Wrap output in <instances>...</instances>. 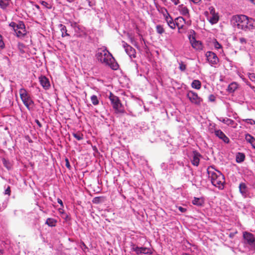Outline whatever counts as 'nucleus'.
<instances>
[{
    "label": "nucleus",
    "mask_w": 255,
    "mask_h": 255,
    "mask_svg": "<svg viewBox=\"0 0 255 255\" xmlns=\"http://www.w3.org/2000/svg\"><path fill=\"white\" fill-rule=\"evenodd\" d=\"M235 26L244 31H249L255 28V20L245 15H237L233 17Z\"/></svg>",
    "instance_id": "1"
},
{
    "label": "nucleus",
    "mask_w": 255,
    "mask_h": 255,
    "mask_svg": "<svg viewBox=\"0 0 255 255\" xmlns=\"http://www.w3.org/2000/svg\"><path fill=\"white\" fill-rule=\"evenodd\" d=\"M96 56L99 61L109 66L113 70L118 69V64L112 54L106 48H99L97 52Z\"/></svg>",
    "instance_id": "2"
},
{
    "label": "nucleus",
    "mask_w": 255,
    "mask_h": 255,
    "mask_svg": "<svg viewBox=\"0 0 255 255\" xmlns=\"http://www.w3.org/2000/svg\"><path fill=\"white\" fill-rule=\"evenodd\" d=\"M207 172L212 184L219 189H223L225 181L224 176L221 172L215 170L212 167L208 168Z\"/></svg>",
    "instance_id": "3"
},
{
    "label": "nucleus",
    "mask_w": 255,
    "mask_h": 255,
    "mask_svg": "<svg viewBox=\"0 0 255 255\" xmlns=\"http://www.w3.org/2000/svg\"><path fill=\"white\" fill-rule=\"evenodd\" d=\"M9 26L12 28L16 36L18 38H22L24 37L27 33L25 24L22 21H18L17 23L13 21L11 22L9 24Z\"/></svg>",
    "instance_id": "4"
},
{
    "label": "nucleus",
    "mask_w": 255,
    "mask_h": 255,
    "mask_svg": "<svg viewBox=\"0 0 255 255\" xmlns=\"http://www.w3.org/2000/svg\"><path fill=\"white\" fill-rule=\"evenodd\" d=\"M109 98L116 113L123 114L125 112L124 107L121 103L119 97L110 92Z\"/></svg>",
    "instance_id": "5"
},
{
    "label": "nucleus",
    "mask_w": 255,
    "mask_h": 255,
    "mask_svg": "<svg viewBox=\"0 0 255 255\" xmlns=\"http://www.w3.org/2000/svg\"><path fill=\"white\" fill-rule=\"evenodd\" d=\"M19 95L23 104L28 110H31L33 108L34 102L31 99L30 95L23 88L19 90Z\"/></svg>",
    "instance_id": "6"
},
{
    "label": "nucleus",
    "mask_w": 255,
    "mask_h": 255,
    "mask_svg": "<svg viewBox=\"0 0 255 255\" xmlns=\"http://www.w3.org/2000/svg\"><path fill=\"white\" fill-rule=\"evenodd\" d=\"M245 244L249 245L251 248L255 250V238L254 235L249 232H244L243 235Z\"/></svg>",
    "instance_id": "7"
},
{
    "label": "nucleus",
    "mask_w": 255,
    "mask_h": 255,
    "mask_svg": "<svg viewBox=\"0 0 255 255\" xmlns=\"http://www.w3.org/2000/svg\"><path fill=\"white\" fill-rule=\"evenodd\" d=\"M131 250L132 251L135 252L137 255H150L152 253L151 250L149 248L145 247H138L133 244L131 246Z\"/></svg>",
    "instance_id": "8"
},
{
    "label": "nucleus",
    "mask_w": 255,
    "mask_h": 255,
    "mask_svg": "<svg viewBox=\"0 0 255 255\" xmlns=\"http://www.w3.org/2000/svg\"><path fill=\"white\" fill-rule=\"evenodd\" d=\"M207 61L211 66H214L219 62V59L217 55L212 51H207L205 54Z\"/></svg>",
    "instance_id": "9"
},
{
    "label": "nucleus",
    "mask_w": 255,
    "mask_h": 255,
    "mask_svg": "<svg viewBox=\"0 0 255 255\" xmlns=\"http://www.w3.org/2000/svg\"><path fill=\"white\" fill-rule=\"evenodd\" d=\"M186 96L190 102L196 105H200L202 101V99L198 96V94L192 91H188L186 94Z\"/></svg>",
    "instance_id": "10"
},
{
    "label": "nucleus",
    "mask_w": 255,
    "mask_h": 255,
    "mask_svg": "<svg viewBox=\"0 0 255 255\" xmlns=\"http://www.w3.org/2000/svg\"><path fill=\"white\" fill-rule=\"evenodd\" d=\"M123 46L125 49L127 54L130 57V58H135L136 55L135 50L131 46L128 44L124 41L122 42Z\"/></svg>",
    "instance_id": "11"
},
{
    "label": "nucleus",
    "mask_w": 255,
    "mask_h": 255,
    "mask_svg": "<svg viewBox=\"0 0 255 255\" xmlns=\"http://www.w3.org/2000/svg\"><path fill=\"white\" fill-rule=\"evenodd\" d=\"M165 10L166 11V14H163V15L164 16L165 19L168 24V25L171 28V29H174L176 27V23L175 21L174 22L172 17L170 15V14L168 13L167 10L165 9Z\"/></svg>",
    "instance_id": "12"
},
{
    "label": "nucleus",
    "mask_w": 255,
    "mask_h": 255,
    "mask_svg": "<svg viewBox=\"0 0 255 255\" xmlns=\"http://www.w3.org/2000/svg\"><path fill=\"white\" fill-rule=\"evenodd\" d=\"M215 135L220 139H222L225 143H228L230 141L229 138L225 134V133L220 129L215 130Z\"/></svg>",
    "instance_id": "13"
},
{
    "label": "nucleus",
    "mask_w": 255,
    "mask_h": 255,
    "mask_svg": "<svg viewBox=\"0 0 255 255\" xmlns=\"http://www.w3.org/2000/svg\"><path fill=\"white\" fill-rule=\"evenodd\" d=\"M239 191L242 195L246 198L249 194L248 188L244 183H241L239 185Z\"/></svg>",
    "instance_id": "14"
},
{
    "label": "nucleus",
    "mask_w": 255,
    "mask_h": 255,
    "mask_svg": "<svg viewBox=\"0 0 255 255\" xmlns=\"http://www.w3.org/2000/svg\"><path fill=\"white\" fill-rule=\"evenodd\" d=\"M200 156L201 155L198 152L196 151L193 152L192 159H191V163L193 165L196 166H198Z\"/></svg>",
    "instance_id": "15"
},
{
    "label": "nucleus",
    "mask_w": 255,
    "mask_h": 255,
    "mask_svg": "<svg viewBox=\"0 0 255 255\" xmlns=\"http://www.w3.org/2000/svg\"><path fill=\"white\" fill-rule=\"evenodd\" d=\"M189 39L190 41V43H191L192 46L197 50H200L202 49V44L199 41L196 40L195 38L194 37L191 38V36H189Z\"/></svg>",
    "instance_id": "16"
},
{
    "label": "nucleus",
    "mask_w": 255,
    "mask_h": 255,
    "mask_svg": "<svg viewBox=\"0 0 255 255\" xmlns=\"http://www.w3.org/2000/svg\"><path fill=\"white\" fill-rule=\"evenodd\" d=\"M39 81L41 86L45 89H48L50 87V83L48 79L45 76L39 78Z\"/></svg>",
    "instance_id": "17"
},
{
    "label": "nucleus",
    "mask_w": 255,
    "mask_h": 255,
    "mask_svg": "<svg viewBox=\"0 0 255 255\" xmlns=\"http://www.w3.org/2000/svg\"><path fill=\"white\" fill-rule=\"evenodd\" d=\"M178 9L180 13L187 17H189V12L188 8L183 4L180 5L178 7Z\"/></svg>",
    "instance_id": "18"
},
{
    "label": "nucleus",
    "mask_w": 255,
    "mask_h": 255,
    "mask_svg": "<svg viewBox=\"0 0 255 255\" xmlns=\"http://www.w3.org/2000/svg\"><path fill=\"white\" fill-rule=\"evenodd\" d=\"M185 21V19L182 17H178L175 19L176 26L179 29L182 28Z\"/></svg>",
    "instance_id": "19"
},
{
    "label": "nucleus",
    "mask_w": 255,
    "mask_h": 255,
    "mask_svg": "<svg viewBox=\"0 0 255 255\" xmlns=\"http://www.w3.org/2000/svg\"><path fill=\"white\" fill-rule=\"evenodd\" d=\"M238 85L236 82L231 83L228 87L227 90L229 93H234L238 88Z\"/></svg>",
    "instance_id": "20"
},
{
    "label": "nucleus",
    "mask_w": 255,
    "mask_h": 255,
    "mask_svg": "<svg viewBox=\"0 0 255 255\" xmlns=\"http://www.w3.org/2000/svg\"><path fill=\"white\" fill-rule=\"evenodd\" d=\"M192 203L198 206H202L204 203V199L202 198L194 197Z\"/></svg>",
    "instance_id": "21"
},
{
    "label": "nucleus",
    "mask_w": 255,
    "mask_h": 255,
    "mask_svg": "<svg viewBox=\"0 0 255 255\" xmlns=\"http://www.w3.org/2000/svg\"><path fill=\"white\" fill-rule=\"evenodd\" d=\"M57 222L56 220L53 218H48L46 221L45 224L49 227H53L56 226Z\"/></svg>",
    "instance_id": "22"
},
{
    "label": "nucleus",
    "mask_w": 255,
    "mask_h": 255,
    "mask_svg": "<svg viewBox=\"0 0 255 255\" xmlns=\"http://www.w3.org/2000/svg\"><path fill=\"white\" fill-rule=\"evenodd\" d=\"M245 155L244 153L238 152L236 156V160L238 163H241L244 161Z\"/></svg>",
    "instance_id": "23"
},
{
    "label": "nucleus",
    "mask_w": 255,
    "mask_h": 255,
    "mask_svg": "<svg viewBox=\"0 0 255 255\" xmlns=\"http://www.w3.org/2000/svg\"><path fill=\"white\" fill-rule=\"evenodd\" d=\"M191 87L197 90H199L201 87V83L199 80H194L191 83Z\"/></svg>",
    "instance_id": "24"
},
{
    "label": "nucleus",
    "mask_w": 255,
    "mask_h": 255,
    "mask_svg": "<svg viewBox=\"0 0 255 255\" xmlns=\"http://www.w3.org/2000/svg\"><path fill=\"white\" fill-rule=\"evenodd\" d=\"M59 27L60 28V31L61 32L62 37L69 36V34L67 32V29L65 25L60 24L59 25Z\"/></svg>",
    "instance_id": "25"
},
{
    "label": "nucleus",
    "mask_w": 255,
    "mask_h": 255,
    "mask_svg": "<svg viewBox=\"0 0 255 255\" xmlns=\"http://www.w3.org/2000/svg\"><path fill=\"white\" fill-rule=\"evenodd\" d=\"M155 28L157 33L160 35L162 34L165 32V29L163 28V25L160 24L156 25Z\"/></svg>",
    "instance_id": "26"
},
{
    "label": "nucleus",
    "mask_w": 255,
    "mask_h": 255,
    "mask_svg": "<svg viewBox=\"0 0 255 255\" xmlns=\"http://www.w3.org/2000/svg\"><path fill=\"white\" fill-rule=\"evenodd\" d=\"M228 126H231L234 128H236L238 126L237 123H236L232 119H229L227 121V123L226 124Z\"/></svg>",
    "instance_id": "27"
},
{
    "label": "nucleus",
    "mask_w": 255,
    "mask_h": 255,
    "mask_svg": "<svg viewBox=\"0 0 255 255\" xmlns=\"http://www.w3.org/2000/svg\"><path fill=\"white\" fill-rule=\"evenodd\" d=\"M105 198L104 197H96L93 200V202L95 204H99L105 201Z\"/></svg>",
    "instance_id": "28"
},
{
    "label": "nucleus",
    "mask_w": 255,
    "mask_h": 255,
    "mask_svg": "<svg viewBox=\"0 0 255 255\" xmlns=\"http://www.w3.org/2000/svg\"><path fill=\"white\" fill-rule=\"evenodd\" d=\"M9 4V0H0V6L5 9Z\"/></svg>",
    "instance_id": "29"
},
{
    "label": "nucleus",
    "mask_w": 255,
    "mask_h": 255,
    "mask_svg": "<svg viewBox=\"0 0 255 255\" xmlns=\"http://www.w3.org/2000/svg\"><path fill=\"white\" fill-rule=\"evenodd\" d=\"M218 20L219 17L218 15L213 13V14L212 15V16L210 17L209 21L212 24H215L218 21Z\"/></svg>",
    "instance_id": "30"
},
{
    "label": "nucleus",
    "mask_w": 255,
    "mask_h": 255,
    "mask_svg": "<svg viewBox=\"0 0 255 255\" xmlns=\"http://www.w3.org/2000/svg\"><path fill=\"white\" fill-rule=\"evenodd\" d=\"M245 139L247 141L250 143L251 144H252V143H253L255 140V138L249 133L246 134Z\"/></svg>",
    "instance_id": "31"
},
{
    "label": "nucleus",
    "mask_w": 255,
    "mask_h": 255,
    "mask_svg": "<svg viewBox=\"0 0 255 255\" xmlns=\"http://www.w3.org/2000/svg\"><path fill=\"white\" fill-rule=\"evenodd\" d=\"M91 100L92 104L95 106L98 105L99 103V101L98 99V97L96 95H92L91 97Z\"/></svg>",
    "instance_id": "32"
},
{
    "label": "nucleus",
    "mask_w": 255,
    "mask_h": 255,
    "mask_svg": "<svg viewBox=\"0 0 255 255\" xmlns=\"http://www.w3.org/2000/svg\"><path fill=\"white\" fill-rule=\"evenodd\" d=\"M73 136L76 138L78 140H81L83 138V135L82 133L77 132L76 133H72Z\"/></svg>",
    "instance_id": "33"
},
{
    "label": "nucleus",
    "mask_w": 255,
    "mask_h": 255,
    "mask_svg": "<svg viewBox=\"0 0 255 255\" xmlns=\"http://www.w3.org/2000/svg\"><path fill=\"white\" fill-rule=\"evenodd\" d=\"M2 163L4 166L7 169H10L11 168V164L8 161H7L5 158H2Z\"/></svg>",
    "instance_id": "34"
},
{
    "label": "nucleus",
    "mask_w": 255,
    "mask_h": 255,
    "mask_svg": "<svg viewBox=\"0 0 255 255\" xmlns=\"http://www.w3.org/2000/svg\"><path fill=\"white\" fill-rule=\"evenodd\" d=\"M40 2L43 6H44L48 9H51L52 8V5L45 1L42 0Z\"/></svg>",
    "instance_id": "35"
},
{
    "label": "nucleus",
    "mask_w": 255,
    "mask_h": 255,
    "mask_svg": "<svg viewBox=\"0 0 255 255\" xmlns=\"http://www.w3.org/2000/svg\"><path fill=\"white\" fill-rule=\"evenodd\" d=\"M248 76L250 80L255 83V73H249Z\"/></svg>",
    "instance_id": "36"
},
{
    "label": "nucleus",
    "mask_w": 255,
    "mask_h": 255,
    "mask_svg": "<svg viewBox=\"0 0 255 255\" xmlns=\"http://www.w3.org/2000/svg\"><path fill=\"white\" fill-rule=\"evenodd\" d=\"M213 45L216 49H222V45L216 40L214 41Z\"/></svg>",
    "instance_id": "37"
},
{
    "label": "nucleus",
    "mask_w": 255,
    "mask_h": 255,
    "mask_svg": "<svg viewBox=\"0 0 255 255\" xmlns=\"http://www.w3.org/2000/svg\"><path fill=\"white\" fill-rule=\"evenodd\" d=\"M179 68L181 71H184L186 69V65L183 62L181 61L179 62Z\"/></svg>",
    "instance_id": "38"
},
{
    "label": "nucleus",
    "mask_w": 255,
    "mask_h": 255,
    "mask_svg": "<svg viewBox=\"0 0 255 255\" xmlns=\"http://www.w3.org/2000/svg\"><path fill=\"white\" fill-rule=\"evenodd\" d=\"M4 47H5V45H4V43L3 39H2V37L0 34V49H3Z\"/></svg>",
    "instance_id": "39"
},
{
    "label": "nucleus",
    "mask_w": 255,
    "mask_h": 255,
    "mask_svg": "<svg viewBox=\"0 0 255 255\" xmlns=\"http://www.w3.org/2000/svg\"><path fill=\"white\" fill-rule=\"evenodd\" d=\"M244 121H245L247 124H250V125H255V121L253 120V119H245L243 120Z\"/></svg>",
    "instance_id": "40"
},
{
    "label": "nucleus",
    "mask_w": 255,
    "mask_h": 255,
    "mask_svg": "<svg viewBox=\"0 0 255 255\" xmlns=\"http://www.w3.org/2000/svg\"><path fill=\"white\" fill-rule=\"evenodd\" d=\"M228 119V118H227L221 117L218 119V120L226 125L227 123Z\"/></svg>",
    "instance_id": "41"
},
{
    "label": "nucleus",
    "mask_w": 255,
    "mask_h": 255,
    "mask_svg": "<svg viewBox=\"0 0 255 255\" xmlns=\"http://www.w3.org/2000/svg\"><path fill=\"white\" fill-rule=\"evenodd\" d=\"M239 40L240 42L242 44H245L247 43V39L244 37H241Z\"/></svg>",
    "instance_id": "42"
},
{
    "label": "nucleus",
    "mask_w": 255,
    "mask_h": 255,
    "mask_svg": "<svg viewBox=\"0 0 255 255\" xmlns=\"http://www.w3.org/2000/svg\"><path fill=\"white\" fill-rule=\"evenodd\" d=\"M244 81H245V82L246 83V84H247L248 86H250V87L252 89H253V90H254V89H255V86H252V85L251 84V83H250V82H249L247 80H246V79H244Z\"/></svg>",
    "instance_id": "43"
},
{
    "label": "nucleus",
    "mask_w": 255,
    "mask_h": 255,
    "mask_svg": "<svg viewBox=\"0 0 255 255\" xmlns=\"http://www.w3.org/2000/svg\"><path fill=\"white\" fill-rule=\"evenodd\" d=\"M216 97L213 95H210L209 96V100L211 102H214L215 101Z\"/></svg>",
    "instance_id": "44"
},
{
    "label": "nucleus",
    "mask_w": 255,
    "mask_h": 255,
    "mask_svg": "<svg viewBox=\"0 0 255 255\" xmlns=\"http://www.w3.org/2000/svg\"><path fill=\"white\" fill-rule=\"evenodd\" d=\"M4 194L6 195H10V188L9 186H8V187L5 189Z\"/></svg>",
    "instance_id": "45"
},
{
    "label": "nucleus",
    "mask_w": 255,
    "mask_h": 255,
    "mask_svg": "<svg viewBox=\"0 0 255 255\" xmlns=\"http://www.w3.org/2000/svg\"><path fill=\"white\" fill-rule=\"evenodd\" d=\"M65 161H66V166L68 168L70 169V168L71 166H70V163H69V162L68 159L67 158H66V160H65Z\"/></svg>",
    "instance_id": "46"
},
{
    "label": "nucleus",
    "mask_w": 255,
    "mask_h": 255,
    "mask_svg": "<svg viewBox=\"0 0 255 255\" xmlns=\"http://www.w3.org/2000/svg\"><path fill=\"white\" fill-rule=\"evenodd\" d=\"M3 60H4L5 62H6V63H7V64L8 65H9V63H10V61H9V58H8L7 57H6V56H4V57H3Z\"/></svg>",
    "instance_id": "47"
},
{
    "label": "nucleus",
    "mask_w": 255,
    "mask_h": 255,
    "mask_svg": "<svg viewBox=\"0 0 255 255\" xmlns=\"http://www.w3.org/2000/svg\"><path fill=\"white\" fill-rule=\"evenodd\" d=\"M57 202H58V203L59 204H60L61 207L62 208H63L64 205H63V202H62V200H61L60 199L58 198V199H57Z\"/></svg>",
    "instance_id": "48"
},
{
    "label": "nucleus",
    "mask_w": 255,
    "mask_h": 255,
    "mask_svg": "<svg viewBox=\"0 0 255 255\" xmlns=\"http://www.w3.org/2000/svg\"><path fill=\"white\" fill-rule=\"evenodd\" d=\"M178 209L179 211H180L182 213L185 212L186 211V209L185 208H184L182 207H179L178 208Z\"/></svg>",
    "instance_id": "49"
},
{
    "label": "nucleus",
    "mask_w": 255,
    "mask_h": 255,
    "mask_svg": "<svg viewBox=\"0 0 255 255\" xmlns=\"http://www.w3.org/2000/svg\"><path fill=\"white\" fill-rule=\"evenodd\" d=\"M210 13L212 15L214 14H215V9L213 7L210 8Z\"/></svg>",
    "instance_id": "50"
},
{
    "label": "nucleus",
    "mask_w": 255,
    "mask_h": 255,
    "mask_svg": "<svg viewBox=\"0 0 255 255\" xmlns=\"http://www.w3.org/2000/svg\"><path fill=\"white\" fill-rule=\"evenodd\" d=\"M88 3L89 5L91 7H92L93 5H95V2H93L92 1H90V0H88Z\"/></svg>",
    "instance_id": "51"
},
{
    "label": "nucleus",
    "mask_w": 255,
    "mask_h": 255,
    "mask_svg": "<svg viewBox=\"0 0 255 255\" xmlns=\"http://www.w3.org/2000/svg\"><path fill=\"white\" fill-rule=\"evenodd\" d=\"M35 123L37 124V125L39 126V127H41L42 125L40 122L38 120H35Z\"/></svg>",
    "instance_id": "52"
},
{
    "label": "nucleus",
    "mask_w": 255,
    "mask_h": 255,
    "mask_svg": "<svg viewBox=\"0 0 255 255\" xmlns=\"http://www.w3.org/2000/svg\"><path fill=\"white\" fill-rule=\"evenodd\" d=\"M175 5H177L178 4L179 1V0H171Z\"/></svg>",
    "instance_id": "53"
},
{
    "label": "nucleus",
    "mask_w": 255,
    "mask_h": 255,
    "mask_svg": "<svg viewBox=\"0 0 255 255\" xmlns=\"http://www.w3.org/2000/svg\"><path fill=\"white\" fill-rule=\"evenodd\" d=\"M191 0L195 3H198L201 1V0Z\"/></svg>",
    "instance_id": "54"
},
{
    "label": "nucleus",
    "mask_w": 255,
    "mask_h": 255,
    "mask_svg": "<svg viewBox=\"0 0 255 255\" xmlns=\"http://www.w3.org/2000/svg\"><path fill=\"white\" fill-rule=\"evenodd\" d=\"M252 147L255 149V140L254 141V142L253 143H252L251 144Z\"/></svg>",
    "instance_id": "55"
},
{
    "label": "nucleus",
    "mask_w": 255,
    "mask_h": 255,
    "mask_svg": "<svg viewBox=\"0 0 255 255\" xmlns=\"http://www.w3.org/2000/svg\"><path fill=\"white\" fill-rule=\"evenodd\" d=\"M250 2L255 5V0H248Z\"/></svg>",
    "instance_id": "56"
},
{
    "label": "nucleus",
    "mask_w": 255,
    "mask_h": 255,
    "mask_svg": "<svg viewBox=\"0 0 255 255\" xmlns=\"http://www.w3.org/2000/svg\"><path fill=\"white\" fill-rule=\"evenodd\" d=\"M3 254H4L3 251L2 250H0V255H3Z\"/></svg>",
    "instance_id": "57"
},
{
    "label": "nucleus",
    "mask_w": 255,
    "mask_h": 255,
    "mask_svg": "<svg viewBox=\"0 0 255 255\" xmlns=\"http://www.w3.org/2000/svg\"><path fill=\"white\" fill-rule=\"evenodd\" d=\"M73 26L74 27H77L79 28V27L77 26V24H76V23H75L73 24Z\"/></svg>",
    "instance_id": "58"
},
{
    "label": "nucleus",
    "mask_w": 255,
    "mask_h": 255,
    "mask_svg": "<svg viewBox=\"0 0 255 255\" xmlns=\"http://www.w3.org/2000/svg\"><path fill=\"white\" fill-rule=\"evenodd\" d=\"M35 7H36L37 9H39V8H40V6H39L38 5H37V4H36V5H35Z\"/></svg>",
    "instance_id": "59"
},
{
    "label": "nucleus",
    "mask_w": 255,
    "mask_h": 255,
    "mask_svg": "<svg viewBox=\"0 0 255 255\" xmlns=\"http://www.w3.org/2000/svg\"><path fill=\"white\" fill-rule=\"evenodd\" d=\"M68 215H66V218H65V219H66V220H67V219H68Z\"/></svg>",
    "instance_id": "60"
}]
</instances>
